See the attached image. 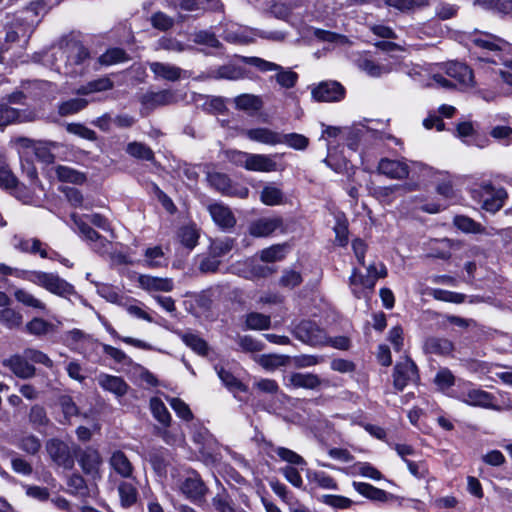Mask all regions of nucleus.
<instances>
[{"instance_id": "1", "label": "nucleus", "mask_w": 512, "mask_h": 512, "mask_svg": "<svg viewBox=\"0 0 512 512\" xmlns=\"http://www.w3.org/2000/svg\"><path fill=\"white\" fill-rule=\"evenodd\" d=\"M47 57H53L54 69L65 75L76 77L82 75L90 61V52L76 37H62Z\"/></svg>"}, {"instance_id": "2", "label": "nucleus", "mask_w": 512, "mask_h": 512, "mask_svg": "<svg viewBox=\"0 0 512 512\" xmlns=\"http://www.w3.org/2000/svg\"><path fill=\"white\" fill-rule=\"evenodd\" d=\"M32 32V27L23 21L17 20L8 26L0 47V58L8 61L21 58Z\"/></svg>"}, {"instance_id": "3", "label": "nucleus", "mask_w": 512, "mask_h": 512, "mask_svg": "<svg viewBox=\"0 0 512 512\" xmlns=\"http://www.w3.org/2000/svg\"><path fill=\"white\" fill-rule=\"evenodd\" d=\"M14 276L29 281L60 297L67 298L76 294L74 286L56 273L15 268Z\"/></svg>"}, {"instance_id": "4", "label": "nucleus", "mask_w": 512, "mask_h": 512, "mask_svg": "<svg viewBox=\"0 0 512 512\" xmlns=\"http://www.w3.org/2000/svg\"><path fill=\"white\" fill-rule=\"evenodd\" d=\"M470 195L481 208L490 213H496L505 204L508 198L507 191L501 186H495L490 181L474 184L470 188Z\"/></svg>"}, {"instance_id": "5", "label": "nucleus", "mask_w": 512, "mask_h": 512, "mask_svg": "<svg viewBox=\"0 0 512 512\" xmlns=\"http://www.w3.org/2000/svg\"><path fill=\"white\" fill-rule=\"evenodd\" d=\"M386 276L387 269L382 263L378 266L374 263L368 265L365 274L354 268L349 277L351 292L358 299L366 298L374 290L377 280Z\"/></svg>"}, {"instance_id": "6", "label": "nucleus", "mask_w": 512, "mask_h": 512, "mask_svg": "<svg viewBox=\"0 0 512 512\" xmlns=\"http://www.w3.org/2000/svg\"><path fill=\"white\" fill-rule=\"evenodd\" d=\"M240 60L248 65L254 66L261 72L274 71L276 74L273 76L277 84L285 89L293 88L298 82V74L290 68H284L274 62L267 61L260 57H247L241 56Z\"/></svg>"}, {"instance_id": "7", "label": "nucleus", "mask_w": 512, "mask_h": 512, "mask_svg": "<svg viewBox=\"0 0 512 512\" xmlns=\"http://www.w3.org/2000/svg\"><path fill=\"white\" fill-rule=\"evenodd\" d=\"M192 439L199 446V452L206 464L218 461V443L209 430L200 423L190 426Z\"/></svg>"}, {"instance_id": "8", "label": "nucleus", "mask_w": 512, "mask_h": 512, "mask_svg": "<svg viewBox=\"0 0 512 512\" xmlns=\"http://www.w3.org/2000/svg\"><path fill=\"white\" fill-rule=\"evenodd\" d=\"M472 42L483 49L495 52L491 57H485L483 60L493 63L495 65H503L512 70V60L507 59L500 51L506 46V42L492 34L483 33L475 35Z\"/></svg>"}, {"instance_id": "9", "label": "nucleus", "mask_w": 512, "mask_h": 512, "mask_svg": "<svg viewBox=\"0 0 512 512\" xmlns=\"http://www.w3.org/2000/svg\"><path fill=\"white\" fill-rule=\"evenodd\" d=\"M455 397L469 406L495 408V397L487 391L474 387L471 382H462L455 391Z\"/></svg>"}, {"instance_id": "10", "label": "nucleus", "mask_w": 512, "mask_h": 512, "mask_svg": "<svg viewBox=\"0 0 512 512\" xmlns=\"http://www.w3.org/2000/svg\"><path fill=\"white\" fill-rule=\"evenodd\" d=\"M294 336L310 346H325L328 341L326 331L316 322L302 320L293 329Z\"/></svg>"}, {"instance_id": "11", "label": "nucleus", "mask_w": 512, "mask_h": 512, "mask_svg": "<svg viewBox=\"0 0 512 512\" xmlns=\"http://www.w3.org/2000/svg\"><path fill=\"white\" fill-rule=\"evenodd\" d=\"M392 377L394 388L402 391L408 384L415 383L419 379L417 366L409 357H405L396 363Z\"/></svg>"}, {"instance_id": "12", "label": "nucleus", "mask_w": 512, "mask_h": 512, "mask_svg": "<svg viewBox=\"0 0 512 512\" xmlns=\"http://www.w3.org/2000/svg\"><path fill=\"white\" fill-rule=\"evenodd\" d=\"M208 182L214 189L224 195L234 196L241 199L248 197L249 189L245 186L233 183L231 179L224 173H209Z\"/></svg>"}, {"instance_id": "13", "label": "nucleus", "mask_w": 512, "mask_h": 512, "mask_svg": "<svg viewBox=\"0 0 512 512\" xmlns=\"http://www.w3.org/2000/svg\"><path fill=\"white\" fill-rule=\"evenodd\" d=\"M46 450L50 458L57 465L65 469H71L74 466V457L67 443L59 439H50L46 443Z\"/></svg>"}, {"instance_id": "14", "label": "nucleus", "mask_w": 512, "mask_h": 512, "mask_svg": "<svg viewBox=\"0 0 512 512\" xmlns=\"http://www.w3.org/2000/svg\"><path fill=\"white\" fill-rule=\"evenodd\" d=\"M78 463L86 475L91 476L93 479L101 477L100 469L103 459L98 450L92 447L85 448L78 455Z\"/></svg>"}, {"instance_id": "15", "label": "nucleus", "mask_w": 512, "mask_h": 512, "mask_svg": "<svg viewBox=\"0 0 512 512\" xmlns=\"http://www.w3.org/2000/svg\"><path fill=\"white\" fill-rule=\"evenodd\" d=\"M283 228V219L279 216L261 217L253 220L248 227V232L256 238L268 237L278 229Z\"/></svg>"}, {"instance_id": "16", "label": "nucleus", "mask_w": 512, "mask_h": 512, "mask_svg": "<svg viewBox=\"0 0 512 512\" xmlns=\"http://www.w3.org/2000/svg\"><path fill=\"white\" fill-rule=\"evenodd\" d=\"M344 87L336 81H324L312 90V96L317 101L333 102L344 97Z\"/></svg>"}, {"instance_id": "17", "label": "nucleus", "mask_w": 512, "mask_h": 512, "mask_svg": "<svg viewBox=\"0 0 512 512\" xmlns=\"http://www.w3.org/2000/svg\"><path fill=\"white\" fill-rule=\"evenodd\" d=\"M14 248L22 253L38 254L41 258L49 257V245L38 238L14 237Z\"/></svg>"}, {"instance_id": "18", "label": "nucleus", "mask_w": 512, "mask_h": 512, "mask_svg": "<svg viewBox=\"0 0 512 512\" xmlns=\"http://www.w3.org/2000/svg\"><path fill=\"white\" fill-rule=\"evenodd\" d=\"M378 172L391 179H405L409 175V167L405 161L382 158L378 163Z\"/></svg>"}, {"instance_id": "19", "label": "nucleus", "mask_w": 512, "mask_h": 512, "mask_svg": "<svg viewBox=\"0 0 512 512\" xmlns=\"http://www.w3.org/2000/svg\"><path fill=\"white\" fill-rule=\"evenodd\" d=\"M208 211L219 228L227 230L235 226L236 218L228 206L221 203H213L208 206Z\"/></svg>"}, {"instance_id": "20", "label": "nucleus", "mask_w": 512, "mask_h": 512, "mask_svg": "<svg viewBox=\"0 0 512 512\" xmlns=\"http://www.w3.org/2000/svg\"><path fill=\"white\" fill-rule=\"evenodd\" d=\"M98 385L107 392L114 394L116 397H123L129 389V385L122 377L100 373L96 377Z\"/></svg>"}, {"instance_id": "21", "label": "nucleus", "mask_w": 512, "mask_h": 512, "mask_svg": "<svg viewBox=\"0 0 512 512\" xmlns=\"http://www.w3.org/2000/svg\"><path fill=\"white\" fill-rule=\"evenodd\" d=\"M246 157V170L255 172H274L279 170L274 156L266 154L242 155Z\"/></svg>"}, {"instance_id": "22", "label": "nucleus", "mask_w": 512, "mask_h": 512, "mask_svg": "<svg viewBox=\"0 0 512 512\" xmlns=\"http://www.w3.org/2000/svg\"><path fill=\"white\" fill-rule=\"evenodd\" d=\"M29 359L25 357V351L23 355H14L4 361V365L10 368V370L18 377L27 379L35 375V367L29 363Z\"/></svg>"}, {"instance_id": "23", "label": "nucleus", "mask_w": 512, "mask_h": 512, "mask_svg": "<svg viewBox=\"0 0 512 512\" xmlns=\"http://www.w3.org/2000/svg\"><path fill=\"white\" fill-rule=\"evenodd\" d=\"M445 72L460 85L470 86L473 83V72L464 63L456 61L448 62L445 65Z\"/></svg>"}, {"instance_id": "24", "label": "nucleus", "mask_w": 512, "mask_h": 512, "mask_svg": "<svg viewBox=\"0 0 512 512\" xmlns=\"http://www.w3.org/2000/svg\"><path fill=\"white\" fill-rule=\"evenodd\" d=\"M321 379L313 373L294 372L286 377V386L291 388L316 389L321 385Z\"/></svg>"}, {"instance_id": "25", "label": "nucleus", "mask_w": 512, "mask_h": 512, "mask_svg": "<svg viewBox=\"0 0 512 512\" xmlns=\"http://www.w3.org/2000/svg\"><path fill=\"white\" fill-rule=\"evenodd\" d=\"M245 136L254 142H258L265 145L275 146L281 144V133L273 131L266 127H258L248 129L244 132Z\"/></svg>"}, {"instance_id": "26", "label": "nucleus", "mask_w": 512, "mask_h": 512, "mask_svg": "<svg viewBox=\"0 0 512 512\" xmlns=\"http://www.w3.org/2000/svg\"><path fill=\"white\" fill-rule=\"evenodd\" d=\"M149 69L154 74L155 78L171 82L179 80L183 73V70L178 66L157 61L150 62Z\"/></svg>"}, {"instance_id": "27", "label": "nucleus", "mask_w": 512, "mask_h": 512, "mask_svg": "<svg viewBox=\"0 0 512 512\" xmlns=\"http://www.w3.org/2000/svg\"><path fill=\"white\" fill-rule=\"evenodd\" d=\"M109 465L122 478L133 479L134 467L124 452L114 451L109 459Z\"/></svg>"}, {"instance_id": "28", "label": "nucleus", "mask_w": 512, "mask_h": 512, "mask_svg": "<svg viewBox=\"0 0 512 512\" xmlns=\"http://www.w3.org/2000/svg\"><path fill=\"white\" fill-rule=\"evenodd\" d=\"M139 286L148 292H170L173 290V281L170 278H160L150 275L138 277Z\"/></svg>"}, {"instance_id": "29", "label": "nucleus", "mask_w": 512, "mask_h": 512, "mask_svg": "<svg viewBox=\"0 0 512 512\" xmlns=\"http://www.w3.org/2000/svg\"><path fill=\"white\" fill-rule=\"evenodd\" d=\"M353 488L363 497L375 502H387L393 499V495L385 490L379 489L369 483L357 482L352 483Z\"/></svg>"}, {"instance_id": "30", "label": "nucleus", "mask_w": 512, "mask_h": 512, "mask_svg": "<svg viewBox=\"0 0 512 512\" xmlns=\"http://www.w3.org/2000/svg\"><path fill=\"white\" fill-rule=\"evenodd\" d=\"M423 349L428 354L449 356L454 350V344L447 338L429 337L425 340Z\"/></svg>"}, {"instance_id": "31", "label": "nucleus", "mask_w": 512, "mask_h": 512, "mask_svg": "<svg viewBox=\"0 0 512 512\" xmlns=\"http://www.w3.org/2000/svg\"><path fill=\"white\" fill-rule=\"evenodd\" d=\"M174 102L175 94L171 90L147 92L141 97V103L150 109H154L159 106L169 105Z\"/></svg>"}, {"instance_id": "32", "label": "nucleus", "mask_w": 512, "mask_h": 512, "mask_svg": "<svg viewBox=\"0 0 512 512\" xmlns=\"http://www.w3.org/2000/svg\"><path fill=\"white\" fill-rule=\"evenodd\" d=\"M120 504L124 508L133 506L138 499L136 485L131 481H121L117 487Z\"/></svg>"}, {"instance_id": "33", "label": "nucleus", "mask_w": 512, "mask_h": 512, "mask_svg": "<svg viewBox=\"0 0 512 512\" xmlns=\"http://www.w3.org/2000/svg\"><path fill=\"white\" fill-rule=\"evenodd\" d=\"M182 492L191 499H199L205 495L206 487L197 476L188 477L181 485Z\"/></svg>"}, {"instance_id": "34", "label": "nucleus", "mask_w": 512, "mask_h": 512, "mask_svg": "<svg viewBox=\"0 0 512 512\" xmlns=\"http://www.w3.org/2000/svg\"><path fill=\"white\" fill-rule=\"evenodd\" d=\"M114 86L113 81L108 77H101L80 86L76 93L78 95H89L95 92H103L111 90Z\"/></svg>"}, {"instance_id": "35", "label": "nucleus", "mask_w": 512, "mask_h": 512, "mask_svg": "<svg viewBox=\"0 0 512 512\" xmlns=\"http://www.w3.org/2000/svg\"><path fill=\"white\" fill-rule=\"evenodd\" d=\"M289 252V245L286 243L275 244L260 251V259L266 263H273L283 260Z\"/></svg>"}, {"instance_id": "36", "label": "nucleus", "mask_w": 512, "mask_h": 512, "mask_svg": "<svg viewBox=\"0 0 512 512\" xmlns=\"http://www.w3.org/2000/svg\"><path fill=\"white\" fill-rule=\"evenodd\" d=\"M284 194L274 183L265 185L260 193V200L267 206L280 205L283 202Z\"/></svg>"}, {"instance_id": "37", "label": "nucleus", "mask_w": 512, "mask_h": 512, "mask_svg": "<svg viewBox=\"0 0 512 512\" xmlns=\"http://www.w3.org/2000/svg\"><path fill=\"white\" fill-rule=\"evenodd\" d=\"M145 259L143 265L148 268H158L167 265V259L164 256V252L160 246L147 248L145 250Z\"/></svg>"}, {"instance_id": "38", "label": "nucleus", "mask_w": 512, "mask_h": 512, "mask_svg": "<svg viewBox=\"0 0 512 512\" xmlns=\"http://www.w3.org/2000/svg\"><path fill=\"white\" fill-rule=\"evenodd\" d=\"M55 173L57 178L62 182L82 184L86 180V177L83 173L64 165L56 166Z\"/></svg>"}, {"instance_id": "39", "label": "nucleus", "mask_w": 512, "mask_h": 512, "mask_svg": "<svg viewBox=\"0 0 512 512\" xmlns=\"http://www.w3.org/2000/svg\"><path fill=\"white\" fill-rule=\"evenodd\" d=\"M126 152L139 160L153 162L155 159L154 152L152 149L141 142H131L126 147Z\"/></svg>"}, {"instance_id": "40", "label": "nucleus", "mask_w": 512, "mask_h": 512, "mask_svg": "<svg viewBox=\"0 0 512 512\" xmlns=\"http://www.w3.org/2000/svg\"><path fill=\"white\" fill-rule=\"evenodd\" d=\"M179 336H180L181 340L197 354H199V355L207 354L208 344L199 335L192 333V332H186V333H180Z\"/></svg>"}, {"instance_id": "41", "label": "nucleus", "mask_w": 512, "mask_h": 512, "mask_svg": "<svg viewBox=\"0 0 512 512\" xmlns=\"http://www.w3.org/2000/svg\"><path fill=\"white\" fill-rule=\"evenodd\" d=\"M14 297L19 303L23 304L24 306L42 311L46 309L45 303H43L41 300L36 298L32 293L23 288H17L14 291Z\"/></svg>"}, {"instance_id": "42", "label": "nucleus", "mask_w": 512, "mask_h": 512, "mask_svg": "<svg viewBox=\"0 0 512 512\" xmlns=\"http://www.w3.org/2000/svg\"><path fill=\"white\" fill-rule=\"evenodd\" d=\"M214 79L238 80L243 77L242 69L235 65H223L211 71Z\"/></svg>"}, {"instance_id": "43", "label": "nucleus", "mask_w": 512, "mask_h": 512, "mask_svg": "<svg viewBox=\"0 0 512 512\" xmlns=\"http://www.w3.org/2000/svg\"><path fill=\"white\" fill-rule=\"evenodd\" d=\"M150 409L153 416L163 425L168 426L171 421V415L161 399L153 397L150 400Z\"/></svg>"}, {"instance_id": "44", "label": "nucleus", "mask_w": 512, "mask_h": 512, "mask_svg": "<svg viewBox=\"0 0 512 512\" xmlns=\"http://www.w3.org/2000/svg\"><path fill=\"white\" fill-rule=\"evenodd\" d=\"M103 344L95 340L91 335H88L85 340H83L82 344L76 347V351L82 354L88 360H95V357L98 356V349Z\"/></svg>"}, {"instance_id": "45", "label": "nucleus", "mask_w": 512, "mask_h": 512, "mask_svg": "<svg viewBox=\"0 0 512 512\" xmlns=\"http://www.w3.org/2000/svg\"><path fill=\"white\" fill-rule=\"evenodd\" d=\"M71 219L81 237L89 241H96L100 239V235L93 228H91L81 216L73 213L71 214Z\"/></svg>"}, {"instance_id": "46", "label": "nucleus", "mask_w": 512, "mask_h": 512, "mask_svg": "<svg viewBox=\"0 0 512 512\" xmlns=\"http://www.w3.org/2000/svg\"><path fill=\"white\" fill-rule=\"evenodd\" d=\"M271 324L270 316L258 313L251 312L246 315V326L251 330H264L268 329Z\"/></svg>"}, {"instance_id": "47", "label": "nucleus", "mask_w": 512, "mask_h": 512, "mask_svg": "<svg viewBox=\"0 0 512 512\" xmlns=\"http://www.w3.org/2000/svg\"><path fill=\"white\" fill-rule=\"evenodd\" d=\"M475 4L485 9L512 16V0H475Z\"/></svg>"}, {"instance_id": "48", "label": "nucleus", "mask_w": 512, "mask_h": 512, "mask_svg": "<svg viewBox=\"0 0 512 512\" xmlns=\"http://www.w3.org/2000/svg\"><path fill=\"white\" fill-rule=\"evenodd\" d=\"M235 105L240 110L257 111L262 107V100L256 95L242 94L235 98Z\"/></svg>"}, {"instance_id": "49", "label": "nucleus", "mask_w": 512, "mask_h": 512, "mask_svg": "<svg viewBox=\"0 0 512 512\" xmlns=\"http://www.w3.org/2000/svg\"><path fill=\"white\" fill-rule=\"evenodd\" d=\"M88 105V101L84 98H73L67 101H63L59 105V114L62 116L75 114Z\"/></svg>"}, {"instance_id": "50", "label": "nucleus", "mask_w": 512, "mask_h": 512, "mask_svg": "<svg viewBox=\"0 0 512 512\" xmlns=\"http://www.w3.org/2000/svg\"><path fill=\"white\" fill-rule=\"evenodd\" d=\"M128 60L127 54L120 48H112L102 54L98 61L101 65L110 66Z\"/></svg>"}, {"instance_id": "51", "label": "nucleus", "mask_w": 512, "mask_h": 512, "mask_svg": "<svg viewBox=\"0 0 512 512\" xmlns=\"http://www.w3.org/2000/svg\"><path fill=\"white\" fill-rule=\"evenodd\" d=\"M281 144H286L295 150H305L309 145V139L298 133H289L280 135Z\"/></svg>"}, {"instance_id": "52", "label": "nucleus", "mask_w": 512, "mask_h": 512, "mask_svg": "<svg viewBox=\"0 0 512 512\" xmlns=\"http://www.w3.org/2000/svg\"><path fill=\"white\" fill-rule=\"evenodd\" d=\"M215 370L220 380L228 389L233 391L245 390L244 385L232 373L219 366H215Z\"/></svg>"}, {"instance_id": "53", "label": "nucleus", "mask_w": 512, "mask_h": 512, "mask_svg": "<svg viewBox=\"0 0 512 512\" xmlns=\"http://www.w3.org/2000/svg\"><path fill=\"white\" fill-rule=\"evenodd\" d=\"M54 325L42 318H33L26 324V330L33 335L42 336L52 331Z\"/></svg>"}, {"instance_id": "54", "label": "nucleus", "mask_w": 512, "mask_h": 512, "mask_svg": "<svg viewBox=\"0 0 512 512\" xmlns=\"http://www.w3.org/2000/svg\"><path fill=\"white\" fill-rule=\"evenodd\" d=\"M0 322L10 329L16 328L22 323V315L6 306L4 309L0 310Z\"/></svg>"}, {"instance_id": "55", "label": "nucleus", "mask_w": 512, "mask_h": 512, "mask_svg": "<svg viewBox=\"0 0 512 512\" xmlns=\"http://www.w3.org/2000/svg\"><path fill=\"white\" fill-rule=\"evenodd\" d=\"M69 493L76 496H86L88 488L84 478L79 474H73L67 481Z\"/></svg>"}, {"instance_id": "56", "label": "nucleus", "mask_w": 512, "mask_h": 512, "mask_svg": "<svg viewBox=\"0 0 512 512\" xmlns=\"http://www.w3.org/2000/svg\"><path fill=\"white\" fill-rule=\"evenodd\" d=\"M359 68L371 77H380L382 74L389 72L386 66L380 65L368 58L359 61Z\"/></svg>"}, {"instance_id": "57", "label": "nucleus", "mask_w": 512, "mask_h": 512, "mask_svg": "<svg viewBox=\"0 0 512 512\" xmlns=\"http://www.w3.org/2000/svg\"><path fill=\"white\" fill-rule=\"evenodd\" d=\"M454 225L466 233H481L483 230V227L481 224L475 222L473 219L467 217V216H456L454 218Z\"/></svg>"}, {"instance_id": "58", "label": "nucleus", "mask_w": 512, "mask_h": 512, "mask_svg": "<svg viewBox=\"0 0 512 512\" xmlns=\"http://www.w3.org/2000/svg\"><path fill=\"white\" fill-rule=\"evenodd\" d=\"M234 246V240L231 238L214 240L210 245V254L219 258L229 253Z\"/></svg>"}, {"instance_id": "59", "label": "nucleus", "mask_w": 512, "mask_h": 512, "mask_svg": "<svg viewBox=\"0 0 512 512\" xmlns=\"http://www.w3.org/2000/svg\"><path fill=\"white\" fill-rule=\"evenodd\" d=\"M490 136L504 146L512 143V128L505 125H498L491 129Z\"/></svg>"}, {"instance_id": "60", "label": "nucleus", "mask_w": 512, "mask_h": 512, "mask_svg": "<svg viewBox=\"0 0 512 512\" xmlns=\"http://www.w3.org/2000/svg\"><path fill=\"white\" fill-rule=\"evenodd\" d=\"M150 22L153 28L160 31H167L174 25V19L161 11L152 14Z\"/></svg>"}, {"instance_id": "61", "label": "nucleus", "mask_w": 512, "mask_h": 512, "mask_svg": "<svg viewBox=\"0 0 512 512\" xmlns=\"http://www.w3.org/2000/svg\"><path fill=\"white\" fill-rule=\"evenodd\" d=\"M180 242L188 249H193L198 242V232L191 226L182 227L179 231Z\"/></svg>"}, {"instance_id": "62", "label": "nucleus", "mask_w": 512, "mask_h": 512, "mask_svg": "<svg viewBox=\"0 0 512 512\" xmlns=\"http://www.w3.org/2000/svg\"><path fill=\"white\" fill-rule=\"evenodd\" d=\"M440 390L445 391L455 384V376L448 368L440 369L434 379Z\"/></svg>"}, {"instance_id": "63", "label": "nucleus", "mask_w": 512, "mask_h": 512, "mask_svg": "<svg viewBox=\"0 0 512 512\" xmlns=\"http://www.w3.org/2000/svg\"><path fill=\"white\" fill-rule=\"evenodd\" d=\"M302 276L299 272L292 269H285L279 279V285L285 288H294L300 285Z\"/></svg>"}, {"instance_id": "64", "label": "nucleus", "mask_w": 512, "mask_h": 512, "mask_svg": "<svg viewBox=\"0 0 512 512\" xmlns=\"http://www.w3.org/2000/svg\"><path fill=\"white\" fill-rule=\"evenodd\" d=\"M88 335L89 334H86L82 330L73 329L64 334L63 340L66 346H68L71 350L76 351V347L80 346Z\"/></svg>"}]
</instances>
